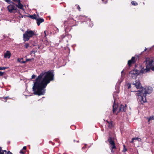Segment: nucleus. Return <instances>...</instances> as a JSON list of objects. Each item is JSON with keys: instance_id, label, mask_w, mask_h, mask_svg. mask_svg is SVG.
<instances>
[{"instance_id": "obj_30", "label": "nucleus", "mask_w": 154, "mask_h": 154, "mask_svg": "<svg viewBox=\"0 0 154 154\" xmlns=\"http://www.w3.org/2000/svg\"><path fill=\"white\" fill-rule=\"evenodd\" d=\"M8 68V67H2V70H5L6 69H7Z\"/></svg>"}, {"instance_id": "obj_15", "label": "nucleus", "mask_w": 154, "mask_h": 154, "mask_svg": "<svg viewBox=\"0 0 154 154\" xmlns=\"http://www.w3.org/2000/svg\"><path fill=\"white\" fill-rule=\"evenodd\" d=\"M36 20V22L38 26H39L41 23L44 21V19L40 18H37Z\"/></svg>"}, {"instance_id": "obj_47", "label": "nucleus", "mask_w": 154, "mask_h": 154, "mask_svg": "<svg viewBox=\"0 0 154 154\" xmlns=\"http://www.w3.org/2000/svg\"><path fill=\"white\" fill-rule=\"evenodd\" d=\"M104 0H102V1L103 2Z\"/></svg>"}, {"instance_id": "obj_18", "label": "nucleus", "mask_w": 154, "mask_h": 154, "mask_svg": "<svg viewBox=\"0 0 154 154\" xmlns=\"http://www.w3.org/2000/svg\"><path fill=\"white\" fill-rule=\"evenodd\" d=\"M123 71L122 70V72H121V74H122V75H121V78L120 79V80H119L118 81V82L117 83V85H119L121 82H122V81L123 80V79H124V77H123Z\"/></svg>"}, {"instance_id": "obj_16", "label": "nucleus", "mask_w": 154, "mask_h": 154, "mask_svg": "<svg viewBox=\"0 0 154 154\" xmlns=\"http://www.w3.org/2000/svg\"><path fill=\"white\" fill-rule=\"evenodd\" d=\"M17 2L18 4L16 5V7H17L18 8L20 9H22L23 8V5L21 4L20 2V0H18Z\"/></svg>"}, {"instance_id": "obj_42", "label": "nucleus", "mask_w": 154, "mask_h": 154, "mask_svg": "<svg viewBox=\"0 0 154 154\" xmlns=\"http://www.w3.org/2000/svg\"><path fill=\"white\" fill-rule=\"evenodd\" d=\"M7 98H8V97H5V98H3V99H6Z\"/></svg>"}, {"instance_id": "obj_40", "label": "nucleus", "mask_w": 154, "mask_h": 154, "mask_svg": "<svg viewBox=\"0 0 154 154\" xmlns=\"http://www.w3.org/2000/svg\"><path fill=\"white\" fill-rule=\"evenodd\" d=\"M15 2H17L18 0H13Z\"/></svg>"}, {"instance_id": "obj_25", "label": "nucleus", "mask_w": 154, "mask_h": 154, "mask_svg": "<svg viewBox=\"0 0 154 154\" xmlns=\"http://www.w3.org/2000/svg\"><path fill=\"white\" fill-rule=\"evenodd\" d=\"M131 3L132 5H137V3L135 1H132Z\"/></svg>"}, {"instance_id": "obj_24", "label": "nucleus", "mask_w": 154, "mask_h": 154, "mask_svg": "<svg viewBox=\"0 0 154 154\" xmlns=\"http://www.w3.org/2000/svg\"><path fill=\"white\" fill-rule=\"evenodd\" d=\"M17 16L20 18H23V17L26 16H23L21 15L19 13H17Z\"/></svg>"}, {"instance_id": "obj_37", "label": "nucleus", "mask_w": 154, "mask_h": 154, "mask_svg": "<svg viewBox=\"0 0 154 154\" xmlns=\"http://www.w3.org/2000/svg\"><path fill=\"white\" fill-rule=\"evenodd\" d=\"M26 146H24L23 147V149L26 150Z\"/></svg>"}, {"instance_id": "obj_35", "label": "nucleus", "mask_w": 154, "mask_h": 154, "mask_svg": "<svg viewBox=\"0 0 154 154\" xmlns=\"http://www.w3.org/2000/svg\"><path fill=\"white\" fill-rule=\"evenodd\" d=\"M7 154H12V153L10 151H9L7 152Z\"/></svg>"}, {"instance_id": "obj_31", "label": "nucleus", "mask_w": 154, "mask_h": 154, "mask_svg": "<svg viewBox=\"0 0 154 154\" xmlns=\"http://www.w3.org/2000/svg\"><path fill=\"white\" fill-rule=\"evenodd\" d=\"M5 1H6V2L8 3H11V1L10 0H4Z\"/></svg>"}, {"instance_id": "obj_34", "label": "nucleus", "mask_w": 154, "mask_h": 154, "mask_svg": "<svg viewBox=\"0 0 154 154\" xmlns=\"http://www.w3.org/2000/svg\"><path fill=\"white\" fill-rule=\"evenodd\" d=\"M35 77V75H33L32 76V79H33Z\"/></svg>"}, {"instance_id": "obj_10", "label": "nucleus", "mask_w": 154, "mask_h": 154, "mask_svg": "<svg viewBox=\"0 0 154 154\" xmlns=\"http://www.w3.org/2000/svg\"><path fill=\"white\" fill-rule=\"evenodd\" d=\"M73 22H74V21L72 19H70L68 21H65L64 22V24L65 26L68 25L69 26H71L72 25Z\"/></svg>"}, {"instance_id": "obj_44", "label": "nucleus", "mask_w": 154, "mask_h": 154, "mask_svg": "<svg viewBox=\"0 0 154 154\" xmlns=\"http://www.w3.org/2000/svg\"><path fill=\"white\" fill-rule=\"evenodd\" d=\"M2 67L0 66V70H2Z\"/></svg>"}, {"instance_id": "obj_46", "label": "nucleus", "mask_w": 154, "mask_h": 154, "mask_svg": "<svg viewBox=\"0 0 154 154\" xmlns=\"http://www.w3.org/2000/svg\"><path fill=\"white\" fill-rule=\"evenodd\" d=\"M5 102H6V100L5 101Z\"/></svg>"}, {"instance_id": "obj_45", "label": "nucleus", "mask_w": 154, "mask_h": 154, "mask_svg": "<svg viewBox=\"0 0 154 154\" xmlns=\"http://www.w3.org/2000/svg\"><path fill=\"white\" fill-rule=\"evenodd\" d=\"M39 46H38V49H39Z\"/></svg>"}, {"instance_id": "obj_20", "label": "nucleus", "mask_w": 154, "mask_h": 154, "mask_svg": "<svg viewBox=\"0 0 154 154\" xmlns=\"http://www.w3.org/2000/svg\"><path fill=\"white\" fill-rule=\"evenodd\" d=\"M147 119H148V122H149L150 121L154 119V116H152L149 118H148Z\"/></svg>"}, {"instance_id": "obj_32", "label": "nucleus", "mask_w": 154, "mask_h": 154, "mask_svg": "<svg viewBox=\"0 0 154 154\" xmlns=\"http://www.w3.org/2000/svg\"><path fill=\"white\" fill-rule=\"evenodd\" d=\"M4 74V72H2L1 71H0V76H2Z\"/></svg>"}, {"instance_id": "obj_14", "label": "nucleus", "mask_w": 154, "mask_h": 154, "mask_svg": "<svg viewBox=\"0 0 154 154\" xmlns=\"http://www.w3.org/2000/svg\"><path fill=\"white\" fill-rule=\"evenodd\" d=\"M126 105L125 106L123 105H121L119 107V111L122 112H125L126 110Z\"/></svg>"}, {"instance_id": "obj_11", "label": "nucleus", "mask_w": 154, "mask_h": 154, "mask_svg": "<svg viewBox=\"0 0 154 154\" xmlns=\"http://www.w3.org/2000/svg\"><path fill=\"white\" fill-rule=\"evenodd\" d=\"M140 68H141L140 71H139L140 74H143L144 73H145L148 72L150 70H148L146 68V69H145L144 67H142L141 66H140Z\"/></svg>"}, {"instance_id": "obj_41", "label": "nucleus", "mask_w": 154, "mask_h": 154, "mask_svg": "<svg viewBox=\"0 0 154 154\" xmlns=\"http://www.w3.org/2000/svg\"><path fill=\"white\" fill-rule=\"evenodd\" d=\"M146 50H147V48H145V50H144V51H144H144H146Z\"/></svg>"}, {"instance_id": "obj_28", "label": "nucleus", "mask_w": 154, "mask_h": 154, "mask_svg": "<svg viewBox=\"0 0 154 154\" xmlns=\"http://www.w3.org/2000/svg\"><path fill=\"white\" fill-rule=\"evenodd\" d=\"M89 22H90V23H89V26L90 27L92 26H93V23L91 22H90V19H89Z\"/></svg>"}, {"instance_id": "obj_7", "label": "nucleus", "mask_w": 154, "mask_h": 154, "mask_svg": "<svg viewBox=\"0 0 154 154\" xmlns=\"http://www.w3.org/2000/svg\"><path fill=\"white\" fill-rule=\"evenodd\" d=\"M108 141L110 144V147L111 149L112 152H114V151H113V149H116V147L113 140L112 137H109L108 139Z\"/></svg>"}, {"instance_id": "obj_23", "label": "nucleus", "mask_w": 154, "mask_h": 154, "mask_svg": "<svg viewBox=\"0 0 154 154\" xmlns=\"http://www.w3.org/2000/svg\"><path fill=\"white\" fill-rule=\"evenodd\" d=\"M22 58L21 59H20V58H18L17 59V60L18 62H21L22 63H25V61H21V60H22Z\"/></svg>"}, {"instance_id": "obj_29", "label": "nucleus", "mask_w": 154, "mask_h": 154, "mask_svg": "<svg viewBox=\"0 0 154 154\" xmlns=\"http://www.w3.org/2000/svg\"><path fill=\"white\" fill-rule=\"evenodd\" d=\"M29 46V44L28 43H26L24 45V47L26 48H27Z\"/></svg>"}, {"instance_id": "obj_36", "label": "nucleus", "mask_w": 154, "mask_h": 154, "mask_svg": "<svg viewBox=\"0 0 154 154\" xmlns=\"http://www.w3.org/2000/svg\"><path fill=\"white\" fill-rule=\"evenodd\" d=\"M20 153H22V154H24V152L22 150H21L20 151Z\"/></svg>"}, {"instance_id": "obj_1", "label": "nucleus", "mask_w": 154, "mask_h": 154, "mask_svg": "<svg viewBox=\"0 0 154 154\" xmlns=\"http://www.w3.org/2000/svg\"><path fill=\"white\" fill-rule=\"evenodd\" d=\"M54 74L52 71L42 72L34 81L32 87L34 94L40 95L44 94L48 84L54 79Z\"/></svg>"}, {"instance_id": "obj_6", "label": "nucleus", "mask_w": 154, "mask_h": 154, "mask_svg": "<svg viewBox=\"0 0 154 154\" xmlns=\"http://www.w3.org/2000/svg\"><path fill=\"white\" fill-rule=\"evenodd\" d=\"M139 74H140L139 71L135 69L131 71L129 73V76L134 79H135Z\"/></svg>"}, {"instance_id": "obj_39", "label": "nucleus", "mask_w": 154, "mask_h": 154, "mask_svg": "<svg viewBox=\"0 0 154 154\" xmlns=\"http://www.w3.org/2000/svg\"><path fill=\"white\" fill-rule=\"evenodd\" d=\"M86 147V145L85 146H83L82 147V149H84Z\"/></svg>"}, {"instance_id": "obj_21", "label": "nucleus", "mask_w": 154, "mask_h": 154, "mask_svg": "<svg viewBox=\"0 0 154 154\" xmlns=\"http://www.w3.org/2000/svg\"><path fill=\"white\" fill-rule=\"evenodd\" d=\"M134 140H137L138 141H140L141 140V139L139 138H133L132 139V141L131 142V143H133L134 141Z\"/></svg>"}, {"instance_id": "obj_13", "label": "nucleus", "mask_w": 154, "mask_h": 154, "mask_svg": "<svg viewBox=\"0 0 154 154\" xmlns=\"http://www.w3.org/2000/svg\"><path fill=\"white\" fill-rule=\"evenodd\" d=\"M11 54L9 51H7L4 54V57L9 58L11 56Z\"/></svg>"}, {"instance_id": "obj_12", "label": "nucleus", "mask_w": 154, "mask_h": 154, "mask_svg": "<svg viewBox=\"0 0 154 154\" xmlns=\"http://www.w3.org/2000/svg\"><path fill=\"white\" fill-rule=\"evenodd\" d=\"M136 61L135 58L134 57H133L131 59L129 60L128 62V64L130 66L132 63H134Z\"/></svg>"}, {"instance_id": "obj_9", "label": "nucleus", "mask_w": 154, "mask_h": 154, "mask_svg": "<svg viewBox=\"0 0 154 154\" xmlns=\"http://www.w3.org/2000/svg\"><path fill=\"white\" fill-rule=\"evenodd\" d=\"M132 85H134L137 89L140 88L142 87V86L139 80L135 81L133 82Z\"/></svg>"}, {"instance_id": "obj_8", "label": "nucleus", "mask_w": 154, "mask_h": 154, "mask_svg": "<svg viewBox=\"0 0 154 154\" xmlns=\"http://www.w3.org/2000/svg\"><path fill=\"white\" fill-rule=\"evenodd\" d=\"M8 11L10 13H15L17 11V8L14 5H10L7 7Z\"/></svg>"}, {"instance_id": "obj_38", "label": "nucleus", "mask_w": 154, "mask_h": 154, "mask_svg": "<svg viewBox=\"0 0 154 154\" xmlns=\"http://www.w3.org/2000/svg\"><path fill=\"white\" fill-rule=\"evenodd\" d=\"M44 34H45V37H46V31H44Z\"/></svg>"}, {"instance_id": "obj_17", "label": "nucleus", "mask_w": 154, "mask_h": 154, "mask_svg": "<svg viewBox=\"0 0 154 154\" xmlns=\"http://www.w3.org/2000/svg\"><path fill=\"white\" fill-rule=\"evenodd\" d=\"M107 124L109 128H111L113 127V125L112 122L111 121H107Z\"/></svg>"}, {"instance_id": "obj_33", "label": "nucleus", "mask_w": 154, "mask_h": 154, "mask_svg": "<svg viewBox=\"0 0 154 154\" xmlns=\"http://www.w3.org/2000/svg\"><path fill=\"white\" fill-rule=\"evenodd\" d=\"M127 85L128 86V88H130L131 87V84L129 83H128L127 84Z\"/></svg>"}, {"instance_id": "obj_22", "label": "nucleus", "mask_w": 154, "mask_h": 154, "mask_svg": "<svg viewBox=\"0 0 154 154\" xmlns=\"http://www.w3.org/2000/svg\"><path fill=\"white\" fill-rule=\"evenodd\" d=\"M7 152L6 150H3L2 149V148L0 147V154H4V152Z\"/></svg>"}, {"instance_id": "obj_26", "label": "nucleus", "mask_w": 154, "mask_h": 154, "mask_svg": "<svg viewBox=\"0 0 154 154\" xmlns=\"http://www.w3.org/2000/svg\"><path fill=\"white\" fill-rule=\"evenodd\" d=\"M123 147H124V148H123V151L124 152H125L126 151H127V149L126 148H125V145H123Z\"/></svg>"}, {"instance_id": "obj_27", "label": "nucleus", "mask_w": 154, "mask_h": 154, "mask_svg": "<svg viewBox=\"0 0 154 154\" xmlns=\"http://www.w3.org/2000/svg\"><path fill=\"white\" fill-rule=\"evenodd\" d=\"M75 6L76 7V8L77 9H78L79 11H80L81 8L80 7H79V5H76Z\"/></svg>"}, {"instance_id": "obj_5", "label": "nucleus", "mask_w": 154, "mask_h": 154, "mask_svg": "<svg viewBox=\"0 0 154 154\" xmlns=\"http://www.w3.org/2000/svg\"><path fill=\"white\" fill-rule=\"evenodd\" d=\"M117 91H116L114 92L113 94V96L114 99V103L113 105V112L114 113H115L116 112L118 107V105L117 104H115V102H116V100L117 99V94H118L119 92V86L117 87Z\"/></svg>"}, {"instance_id": "obj_4", "label": "nucleus", "mask_w": 154, "mask_h": 154, "mask_svg": "<svg viewBox=\"0 0 154 154\" xmlns=\"http://www.w3.org/2000/svg\"><path fill=\"white\" fill-rule=\"evenodd\" d=\"M35 35L34 32L32 30H27L23 35V40L24 41H28L30 38Z\"/></svg>"}, {"instance_id": "obj_19", "label": "nucleus", "mask_w": 154, "mask_h": 154, "mask_svg": "<svg viewBox=\"0 0 154 154\" xmlns=\"http://www.w3.org/2000/svg\"><path fill=\"white\" fill-rule=\"evenodd\" d=\"M29 17L33 19H37V17L35 14H34L33 15H30L29 16Z\"/></svg>"}, {"instance_id": "obj_3", "label": "nucleus", "mask_w": 154, "mask_h": 154, "mask_svg": "<svg viewBox=\"0 0 154 154\" xmlns=\"http://www.w3.org/2000/svg\"><path fill=\"white\" fill-rule=\"evenodd\" d=\"M145 62L146 68L148 70H150V69L152 71L154 70V61L151 58H146Z\"/></svg>"}, {"instance_id": "obj_43", "label": "nucleus", "mask_w": 154, "mask_h": 154, "mask_svg": "<svg viewBox=\"0 0 154 154\" xmlns=\"http://www.w3.org/2000/svg\"><path fill=\"white\" fill-rule=\"evenodd\" d=\"M31 53H35V52H34V51H31Z\"/></svg>"}, {"instance_id": "obj_2", "label": "nucleus", "mask_w": 154, "mask_h": 154, "mask_svg": "<svg viewBox=\"0 0 154 154\" xmlns=\"http://www.w3.org/2000/svg\"><path fill=\"white\" fill-rule=\"evenodd\" d=\"M152 91V88L150 87H146L139 91L136 94L138 101L141 104L146 102V94H150Z\"/></svg>"}]
</instances>
